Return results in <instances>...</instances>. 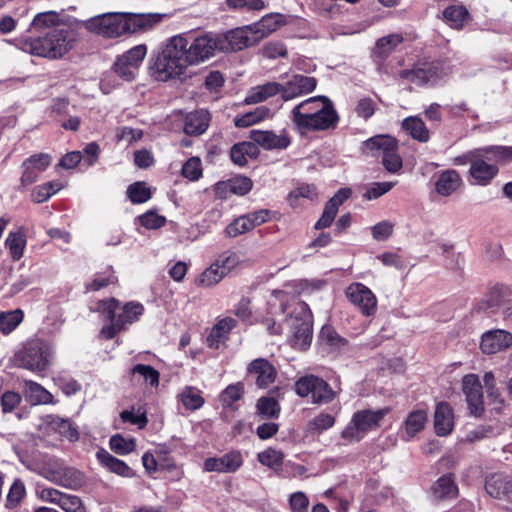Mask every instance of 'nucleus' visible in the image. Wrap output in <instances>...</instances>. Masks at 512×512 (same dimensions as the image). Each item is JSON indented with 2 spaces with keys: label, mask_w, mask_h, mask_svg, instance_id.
<instances>
[{
  "label": "nucleus",
  "mask_w": 512,
  "mask_h": 512,
  "mask_svg": "<svg viewBox=\"0 0 512 512\" xmlns=\"http://www.w3.org/2000/svg\"><path fill=\"white\" fill-rule=\"evenodd\" d=\"M220 51L217 34L204 33L195 37L173 36L167 40L154 63V76L167 81L184 75L191 66H197Z\"/></svg>",
  "instance_id": "f257e3e1"
},
{
  "label": "nucleus",
  "mask_w": 512,
  "mask_h": 512,
  "mask_svg": "<svg viewBox=\"0 0 512 512\" xmlns=\"http://www.w3.org/2000/svg\"><path fill=\"white\" fill-rule=\"evenodd\" d=\"M289 119L300 135H306L311 132L334 130L338 126L340 116L332 100L320 95L309 97L294 106Z\"/></svg>",
  "instance_id": "f03ea898"
},
{
  "label": "nucleus",
  "mask_w": 512,
  "mask_h": 512,
  "mask_svg": "<svg viewBox=\"0 0 512 512\" xmlns=\"http://www.w3.org/2000/svg\"><path fill=\"white\" fill-rule=\"evenodd\" d=\"M76 32L69 27H56L35 38L26 39L23 49L32 55L59 59L73 49Z\"/></svg>",
  "instance_id": "7ed1b4c3"
},
{
  "label": "nucleus",
  "mask_w": 512,
  "mask_h": 512,
  "mask_svg": "<svg viewBox=\"0 0 512 512\" xmlns=\"http://www.w3.org/2000/svg\"><path fill=\"white\" fill-rule=\"evenodd\" d=\"M53 346L42 339L35 338L27 341L14 356L18 367L34 373L46 371L53 361Z\"/></svg>",
  "instance_id": "20e7f679"
},
{
  "label": "nucleus",
  "mask_w": 512,
  "mask_h": 512,
  "mask_svg": "<svg viewBox=\"0 0 512 512\" xmlns=\"http://www.w3.org/2000/svg\"><path fill=\"white\" fill-rule=\"evenodd\" d=\"M39 474L55 485L73 491H79L87 484L84 472L75 467L66 466L57 459L45 462L40 467Z\"/></svg>",
  "instance_id": "39448f33"
},
{
  "label": "nucleus",
  "mask_w": 512,
  "mask_h": 512,
  "mask_svg": "<svg viewBox=\"0 0 512 512\" xmlns=\"http://www.w3.org/2000/svg\"><path fill=\"white\" fill-rule=\"evenodd\" d=\"M389 412V407L378 410L363 409L355 412L341 432V437L350 442L360 441L369 431L380 427L381 421Z\"/></svg>",
  "instance_id": "423d86ee"
},
{
  "label": "nucleus",
  "mask_w": 512,
  "mask_h": 512,
  "mask_svg": "<svg viewBox=\"0 0 512 512\" xmlns=\"http://www.w3.org/2000/svg\"><path fill=\"white\" fill-rule=\"evenodd\" d=\"M364 148L373 156L382 158L384 168L390 173H397L403 166V161L398 153V142L390 135H376L364 143Z\"/></svg>",
  "instance_id": "0eeeda50"
},
{
  "label": "nucleus",
  "mask_w": 512,
  "mask_h": 512,
  "mask_svg": "<svg viewBox=\"0 0 512 512\" xmlns=\"http://www.w3.org/2000/svg\"><path fill=\"white\" fill-rule=\"evenodd\" d=\"M295 391L302 398L310 396L311 402L317 405L329 404L337 396L324 379L312 374L300 377L295 382Z\"/></svg>",
  "instance_id": "6e6552de"
},
{
  "label": "nucleus",
  "mask_w": 512,
  "mask_h": 512,
  "mask_svg": "<svg viewBox=\"0 0 512 512\" xmlns=\"http://www.w3.org/2000/svg\"><path fill=\"white\" fill-rule=\"evenodd\" d=\"M312 318L309 306L305 302L297 303L288 321L293 334V345L298 349L305 350L311 344Z\"/></svg>",
  "instance_id": "1a4fd4ad"
},
{
  "label": "nucleus",
  "mask_w": 512,
  "mask_h": 512,
  "mask_svg": "<svg viewBox=\"0 0 512 512\" xmlns=\"http://www.w3.org/2000/svg\"><path fill=\"white\" fill-rule=\"evenodd\" d=\"M84 27L89 32L108 39L126 34L123 12H109L91 17L84 22Z\"/></svg>",
  "instance_id": "9d476101"
},
{
  "label": "nucleus",
  "mask_w": 512,
  "mask_h": 512,
  "mask_svg": "<svg viewBox=\"0 0 512 512\" xmlns=\"http://www.w3.org/2000/svg\"><path fill=\"white\" fill-rule=\"evenodd\" d=\"M221 52H235L256 45L263 34L253 31L252 26L236 28L224 34H217Z\"/></svg>",
  "instance_id": "9b49d317"
},
{
  "label": "nucleus",
  "mask_w": 512,
  "mask_h": 512,
  "mask_svg": "<svg viewBox=\"0 0 512 512\" xmlns=\"http://www.w3.org/2000/svg\"><path fill=\"white\" fill-rule=\"evenodd\" d=\"M146 54V45L140 44L132 47L115 61L113 65L115 74L127 82L134 80Z\"/></svg>",
  "instance_id": "f8f14e48"
},
{
  "label": "nucleus",
  "mask_w": 512,
  "mask_h": 512,
  "mask_svg": "<svg viewBox=\"0 0 512 512\" xmlns=\"http://www.w3.org/2000/svg\"><path fill=\"white\" fill-rule=\"evenodd\" d=\"M38 497L43 502L59 506L65 512H87L79 496L64 493L56 488L44 487L38 490Z\"/></svg>",
  "instance_id": "ddd939ff"
},
{
  "label": "nucleus",
  "mask_w": 512,
  "mask_h": 512,
  "mask_svg": "<svg viewBox=\"0 0 512 512\" xmlns=\"http://www.w3.org/2000/svg\"><path fill=\"white\" fill-rule=\"evenodd\" d=\"M470 160V175L479 185H487L498 173V167L495 164L488 163L483 151L475 149L467 153Z\"/></svg>",
  "instance_id": "4468645a"
},
{
  "label": "nucleus",
  "mask_w": 512,
  "mask_h": 512,
  "mask_svg": "<svg viewBox=\"0 0 512 512\" xmlns=\"http://www.w3.org/2000/svg\"><path fill=\"white\" fill-rule=\"evenodd\" d=\"M462 391L471 415L480 417L484 413L483 387L478 375L466 374L462 378Z\"/></svg>",
  "instance_id": "2eb2a0df"
},
{
  "label": "nucleus",
  "mask_w": 512,
  "mask_h": 512,
  "mask_svg": "<svg viewBox=\"0 0 512 512\" xmlns=\"http://www.w3.org/2000/svg\"><path fill=\"white\" fill-rule=\"evenodd\" d=\"M346 296L363 315L372 316L377 310V298L374 293L362 283H352L346 289Z\"/></svg>",
  "instance_id": "dca6fc26"
},
{
  "label": "nucleus",
  "mask_w": 512,
  "mask_h": 512,
  "mask_svg": "<svg viewBox=\"0 0 512 512\" xmlns=\"http://www.w3.org/2000/svg\"><path fill=\"white\" fill-rule=\"evenodd\" d=\"M317 79L302 74L293 75L286 83L281 84V98L290 101L312 93L317 87Z\"/></svg>",
  "instance_id": "f3484780"
},
{
  "label": "nucleus",
  "mask_w": 512,
  "mask_h": 512,
  "mask_svg": "<svg viewBox=\"0 0 512 512\" xmlns=\"http://www.w3.org/2000/svg\"><path fill=\"white\" fill-rule=\"evenodd\" d=\"M248 377H252L256 386L265 389L275 382L277 370L275 366L265 358L252 360L246 369Z\"/></svg>",
  "instance_id": "a211bd4d"
},
{
  "label": "nucleus",
  "mask_w": 512,
  "mask_h": 512,
  "mask_svg": "<svg viewBox=\"0 0 512 512\" xmlns=\"http://www.w3.org/2000/svg\"><path fill=\"white\" fill-rule=\"evenodd\" d=\"M125 33L134 34L151 30L160 23L165 14L160 13H128L123 12Z\"/></svg>",
  "instance_id": "6ab92c4d"
},
{
  "label": "nucleus",
  "mask_w": 512,
  "mask_h": 512,
  "mask_svg": "<svg viewBox=\"0 0 512 512\" xmlns=\"http://www.w3.org/2000/svg\"><path fill=\"white\" fill-rule=\"evenodd\" d=\"M242 465V454L233 450L221 457L207 458L203 463V469L206 472L235 473Z\"/></svg>",
  "instance_id": "aec40b11"
},
{
  "label": "nucleus",
  "mask_w": 512,
  "mask_h": 512,
  "mask_svg": "<svg viewBox=\"0 0 512 512\" xmlns=\"http://www.w3.org/2000/svg\"><path fill=\"white\" fill-rule=\"evenodd\" d=\"M51 164V156L46 153H38L30 156L22 163V175L20 178L23 186H28L37 181L40 173Z\"/></svg>",
  "instance_id": "412c9836"
},
{
  "label": "nucleus",
  "mask_w": 512,
  "mask_h": 512,
  "mask_svg": "<svg viewBox=\"0 0 512 512\" xmlns=\"http://www.w3.org/2000/svg\"><path fill=\"white\" fill-rule=\"evenodd\" d=\"M512 346V334L506 330L486 331L481 337L480 349L486 355H493Z\"/></svg>",
  "instance_id": "4be33fe9"
},
{
  "label": "nucleus",
  "mask_w": 512,
  "mask_h": 512,
  "mask_svg": "<svg viewBox=\"0 0 512 512\" xmlns=\"http://www.w3.org/2000/svg\"><path fill=\"white\" fill-rule=\"evenodd\" d=\"M399 76L415 85L422 86L438 78V66L434 63H423L412 69L400 71Z\"/></svg>",
  "instance_id": "5701e85b"
},
{
  "label": "nucleus",
  "mask_w": 512,
  "mask_h": 512,
  "mask_svg": "<svg viewBox=\"0 0 512 512\" xmlns=\"http://www.w3.org/2000/svg\"><path fill=\"white\" fill-rule=\"evenodd\" d=\"M352 190L350 188H341L337 193L326 203L323 213L315 224V229L320 230L329 227L338 213L339 207L351 196Z\"/></svg>",
  "instance_id": "b1692460"
},
{
  "label": "nucleus",
  "mask_w": 512,
  "mask_h": 512,
  "mask_svg": "<svg viewBox=\"0 0 512 512\" xmlns=\"http://www.w3.org/2000/svg\"><path fill=\"white\" fill-rule=\"evenodd\" d=\"M485 490L493 498L506 501L512 506V480L500 474L486 478Z\"/></svg>",
  "instance_id": "393cba45"
},
{
  "label": "nucleus",
  "mask_w": 512,
  "mask_h": 512,
  "mask_svg": "<svg viewBox=\"0 0 512 512\" xmlns=\"http://www.w3.org/2000/svg\"><path fill=\"white\" fill-rule=\"evenodd\" d=\"M254 144L259 145L267 150L285 149L290 143V137L285 133L276 134L272 131L254 130L251 133Z\"/></svg>",
  "instance_id": "a878e982"
},
{
  "label": "nucleus",
  "mask_w": 512,
  "mask_h": 512,
  "mask_svg": "<svg viewBox=\"0 0 512 512\" xmlns=\"http://www.w3.org/2000/svg\"><path fill=\"white\" fill-rule=\"evenodd\" d=\"M427 420L428 417L425 410L417 409L411 411L401 427V438L407 442L411 441L425 428Z\"/></svg>",
  "instance_id": "bb28decb"
},
{
  "label": "nucleus",
  "mask_w": 512,
  "mask_h": 512,
  "mask_svg": "<svg viewBox=\"0 0 512 512\" xmlns=\"http://www.w3.org/2000/svg\"><path fill=\"white\" fill-rule=\"evenodd\" d=\"M434 427L438 436L449 435L454 428V414L447 402L437 404L434 414Z\"/></svg>",
  "instance_id": "cd10ccee"
},
{
  "label": "nucleus",
  "mask_w": 512,
  "mask_h": 512,
  "mask_svg": "<svg viewBox=\"0 0 512 512\" xmlns=\"http://www.w3.org/2000/svg\"><path fill=\"white\" fill-rule=\"evenodd\" d=\"M461 185V176L453 169L440 172L434 184L435 192L442 197L452 195L461 187Z\"/></svg>",
  "instance_id": "c85d7f7f"
},
{
  "label": "nucleus",
  "mask_w": 512,
  "mask_h": 512,
  "mask_svg": "<svg viewBox=\"0 0 512 512\" xmlns=\"http://www.w3.org/2000/svg\"><path fill=\"white\" fill-rule=\"evenodd\" d=\"M119 301L115 298L102 300L98 302V311L102 313L105 318L110 322L101 330V335L106 339H112L115 335L122 330V328L114 321L115 312L117 310Z\"/></svg>",
  "instance_id": "c756f323"
},
{
  "label": "nucleus",
  "mask_w": 512,
  "mask_h": 512,
  "mask_svg": "<svg viewBox=\"0 0 512 512\" xmlns=\"http://www.w3.org/2000/svg\"><path fill=\"white\" fill-rule=\"evenodd\" d=\"M210 113L207 110L199 109L188 113L184 119V132L190 136L203 134L210 122Z\"/></svg>",
  "instance_id": "7c9ffc66"
},
{
  "label": "nucleus",
  "mask_w": 512,
  "mask_h": 512,
  "mask_svg": "<svg viewBox=\"0 0 512 512\" xmlns=\"http://www.w3.org/2000/svg\"><path fill=\"white\" fill-rule=\"evenodd\" d=\"M442 19L452 29L461 30L471 20V16L463 4H453L442 11Z\"/></svg>",
  "instance_id": "2f4dec72"
},
{
  "label": "nucleus",
  "mask_w": 512,
  "mask_h": 512,
  "mask_svg": "<svg viewBox=\"0 0 512 512\" xmlns=\"http://www.w3.org/2000/svg\"><path fill=\"white\" fill-rule=\"evenodd\" d=\"M97 460L111 473L117 474L121 477L132 478L135 472L123 460H120L104 449H100L96 453Z\"/></svg>",
  "instance_id": "473e14b6"
},
{
  "label": "nucleus",
  "mask_w": 512,
  "mask_h": 512,
  "mask_svg": "<svg viewBox=\"0 0 512 512\" xmlns=\"http://www.w3.org/2000/svg\"><path fill=\"white\" fill-rule=\"evenodd\" d=\"M236 320L232 317H225L219 320L211 329L206 338L210 348L218 349L227 340L230 331L236 326Z\"/></svg>",
  "instance_id": "72a5a7b5"
},
{
  "label": "nucleus",
  "mask_w": 512,
  "mask_h": 512,
  "mask_svg": "<svg viewBox=\"0 0 512 512\" xmlns=\"http://www.w3.org/2000/svg\"><path fill=\"white\" fill-rule=\"evenodd\" d=\"M459 492L452 474L441 476L431 487V495L435 500H449L457 497Z\"/></svg>",
  "instance_id": "f704fd0d"
},
{
  "label": "nucleus",
  "mask_w": 512,
  "mask_h": 512,
  "mask_svg": "<svg viewBox=\"0 0 512 512\" xmlns=\"http://www.w3.org/2000/svg\"><path fill=\"white\" fill-rule=\"evenodd\" d=\"M277 94L281 95V83L267 82L251 88L244 100L246 104H256L267 100Z\"/></svg>",
  "instance_id": "c9c22d12"
},
{
  "label": "nucleus",
  "mask_w": 512,
  "mask_h": 512,
  "mask_svg": "<svg viewBox=\"0 0 512 512\" xmlns=\"http://www.w3.org/2000/svg\"><path fill=\"white\" fill-rule=\"evenodd\" d=\"M119 305L120 303L118 304L117 310L115 312L114 321L122 329H124L127 325L137 321L144 311V307L140 303L129 302L121 308Z\"/></svg>",
  "instance_id": "e433bc0d"
},
{
  "label": "nucleus",
  "mask_w": 512,
  "mask_h": 512,
  "mask_svg": "<svg viewBox=\"0 0 512 512\" xmlns=\"http://www.w3.org/2000/svg\"><path fill=\"white\" fill-rule=\"evenodd\" d=\"M403 42L400 34H389L377 40L373 49L374 61H384Z\"/></svg>",
  "instance_id": "4c0bfd02"
},
{
  "label": "nucleus",
  "mask_w": 512,
  "mask_h": 512,
  "mask_svg": "<svg viewBox=\"0 0 512 512\" xmlns=\"http://www.w3.org/2000/svg\"><path fill=\"white\" fill-rule=\"evenodd\" d=\"M61 22L62 20L57 12L46 11L36 14L30 27L41 35L56 27H64Z\"/></svg>",
  "instance_id": "58836bf2"
},
{
  "label": "nucleus",
  "mask_w": 512,
  "mask_h": 512,
  "mask_svg": "<svg viewBox=\"0 0 512 512\" xmlns=\"http://www.w3.org/2000/svg\"><path fill=\"white\" fill-rule=\"evenodd\" d=\"M259 149L254 142H240L231 148L230 157L234 164L238 166H245L249 158H256Z\"/></svg>",
  "instance_id": "ea45409f"
},
{
  "label": "nucleus",
  "mask_w": 512,
  "mask_h": 512,
  "mask_svg": "<svg viewBox=\"0 0 512 512\" xmlns=\"http://www.w3.org/2000/svg\"><path fill=\"white\" fill-rule=\"evenodd\" d=\"M272 115L271 110L266 106H259L253 111L244 113L235 117L234 124L239 128H246L254 125L262 120L270 118Z\"/></svg>",
  "instance_id": "a19ab883"
},
{
  "label": "nucleus",
  "mask_w": 512,
  "mask_h": 512,
  "mask_svg": "<svg viewBox=\"0 0 512 512\" xmlns=\"http://www.w3.org/2000/svg\"><path fill=\"white\" fill-rule=\"evenodd\" d=\"M402 127L406 130L412 138L420 142H427L429 140V130L427 129L423 120L419 117H408L404 119Z\"/></svg>",
  "instance_id": "79ce46f5"
},
{
  "label": "nucleus",
  "mask_w": 512,
  "mask_h": 512,
  "mask_svg": "<svg viewBox=\"0 0 512 512\" xmlns=\"http://www.w3.org/2000/svg\"><path fill=\"white\" fill-rule=\"evenodd\" d=\"M490 162L506 164L512 162V146L493 145L480 148Z\"/></svg>",
  "instance_id": "37998d69"
},
{
  "label": "nucleus",
  "mask_w": 512,
  "mask_h": 512,
  "mask_svg": "<svg viewBox=\"0 0 512 512\" xmlns=\"http://www.w3.org/2000/svg\"><path fill=\"white\" fill-rule=\"evenodd\" d=\"M132 377L139 376L145 384H149L151 387H158L159 385V372L150 365L136 364L130 370Z\"/></svg>",
  "instance_id": "c03bdc74"
},
{
  "label": "nucleus",
  "mask_w": 512,
  "mask_h": 512,
  "mask_svg": "<svg viewBox=\"0 0 512 512\" xmlns=\"http://www.w3.org/2000/svg\"><path fill=\"white\" fill-rule=\"evenodd\" d=\"M49 424L54 430L69 441L75 442L79 439V432L70 420L55 416Z\"/></svg>",
  "instance_id": "a18cd8bd"
},
{
  "label": "nucleus",
  "mask_w": 512,
  "mask_h": 512,
  "mask_svg": "<svg viewBox=\"0 0 512 512\" xmlns=\"http://www.w3.org/2000/svg\"><path fill=\"white\" fill-rule=\"evenodd\" d=\"M257 413L265 419H277L280 414V405L272 397H261L256 404Z\"/></svg>",
  "instance_id": "49530a36"
},
{
  "label": "nucleus",
  "mask_w": 512,
  "mask_h": 512,
  "mask_svg": "<svg viewBox=\"0 0 512 512\" xmlns=\"http://www.w3.org/2000/svg\"><path fill=\"white\" fill-rule=\"evenodd\" d=\"M245 387L242 382L228 385L220 394L219 399L224 407H231L244 395Z\"/></svg>",
  "instance_id": "de8ad7c7"
},
{
  "label": "nucleus",
  "mask_w": 512,
  "mask_h": 512,
  "mask_svg": "<svg viewBox=\"0 0 512 512\" xmlns=\"http://www.w3.org/2000/svg\"><path fill=\"white\" fill-rule=\"evenodd\" d=\"M20 309L0 313V331L7 335L11 333L23 320Z\"/></svg>",
  "instance_id": "09e8293b"
},
{
  "label": "nucleus",
  "mask_w": 512,
  "mask_h": 512,
  "mask_svg": "<svg viewBox=\"0 0 512 512\" xmlns=\"http://www.w3.org/2000/svg\"><path fill=\"white\" fill-rule=\"evenodd\" d=\"M109 445L111 450L118 455H127L136 448L134 438H125L121 434H115L110 438Z\"/></svg>",
  "instance_id": "8fccbe9b"
},
{
  "label": "nucleus",
  "mask_w": 512,
  "mask_h": 512,
  "mask_svg": "<svg viewBox=\"0 0 512 512\" xmlns=\"http://www.w3.org/2000/svg\"><path fill=\"white\" fill-rule=\"evenodd\" d=\"M127 195L134 204H140L151 198V191L144 182H135L128 186Z\"/></svg>",
  "instance_id": "3c124183"
},
{
  "label": "nucleus",
  "mask_w": 512,
  "mask_h": 512,
  "mask_svg": "<svg viewBox=\"0 0 512 512\" xmlns=\"http://www.w3.org/2000/svg\"><path fill=\"white\" fill-rule=\"evenodd\" d=\"M284 455L281 451L269 448L258 454V461L273 470H279L283 464Z\"/></svg>",
  "instance_id": "603ef678"
},
{
  "label": "nucleus",
  "mask_w": 512,
  "mask_h": 512,
  "mask_svg": "<svg viewBox=\"0 0 512 512\" xmlns=\"http://www.w3.org/2000/svg\"><path fill=\"white\" fill-rule=\"evenodd\" d=\"M6 246L10 251L11 257L14 260H19L23 256L26 240L20 232L9 233L6 239Z\"/></svg>",
  "instance_id": "864d4df0"
},
{
  "label": "nucleus",
  "mask_w": 512,
  "mask_h": 512,
  "mask_svg": "<svg viewBox=\"0 0 512 512\" xmlns=\"http://www.w3.org/2000/svg\"><path fill=\"white\" fill-rule=\"evenodd\" d=\"M181 402L187 409L196 410L202 407L204 399L198 389L185 387L181 393Z\"/></svg>",
  "instance_id": "5fc2aeb1"
},
{
  "label": "nucleus",
  "mask_w": 512,
  "mask_h": 512,
  "mask_svg": "<svg viewBox=\"0 0 512 512\" xmlns=\"http://www.w3.org/2000/svg\"><path fill=\"white\" fill-rule=\"evenodd\" d=\"M224 276L226 275L214 262L200 275V277L197 279V284L210 287L220 282Z\"/></svg>",
  "instance_id": "6e6d98bb"
},
{
  "label": "nucleus",
  "mask_w": 512,
  "mask_h": 512,
  "mask_svg": "<svg viewBox=\"0 0 512 512\" xmlns=\"http://www.w3.org/2000/svg\"><path fill=\"white\" fill-rule=\"evenodd\" d=\"M334 424L335 417L333 415L326 412H321L308 423V427L312 432L322 433L333 427Z\"/></svg>",
  "instance_id": "4d7b16f0"
},
{
  "label": "nucleus",
  "mask_w": 512,
  "mask_h": 512,
  "mask_svg": "<svg viewBox=\"0 0 512 512\" xmlns=\"http://www.w3.org/2000/svg\"><path fill=\"white\" fill-rule=\"evenodd\" d=\"M253 228V225H251V222L249 221V218L246 215H242L235 219L232 223H230L226 229L225 233L228 237H237L241 234H244L248 231H251Z\"/></svg>",
  "instance_id": "13d9d810"
},
{
  "label": "nucleus",
  "mask_w": 512,
  "mask_h": 512,
  "mask_svg": "<svg viewBox=\"0 0 512 512\" xmlns=\"http://www.w3.org/2000/svg\"><path fill=\"white\" fill-rule=\"evenodd\" d=\"M229 9L240 11H260L265 8L263 0H226Z\"/></svg>",
  "instance_id": "bf43d9fd"
},
{
  "label": "nucleus",
  "mask_w": 512,
  "mask_h": 512,
  "mask_svg": "<svg viewBox=\"0 0 512 512\" xmlns=\"http://www.w3.org/2000/svg\"><path fill=\"white\" fill-rule=\"evenodd\" d=\"M25 388L38 403L47 404L52 401V394L34 381H25Z\"/></svg>",
  "instance_id": "052dcab7"
},
{
  "label": "nucleus",
  "mask_w": 512,
  "mask_h": 512,
  "mask_svg": "<svg viewBox=\"0 0 512 512\" xmlns=\"http://www.w3.org/2000/svg\"><path fill=\"white\" fill-rule=\"evenodd\" d=\"M319 339L333 348H340L346 344V340L329 326L321 329Z\"/></svg>",
  "instance_id": "680f3d73"
},
{
  "label": "nucleus",
  "mask_w": 512,
  "mask_h": 512,
  "mask_svg": "<svg viewBox=\"0 0 512 512\" xmlns=\"http://www.w3.org/2000/svg\"><path fill=\"white\" fill-rule=\"evenodd\" d=\"M507 289L502 286H495L489 293L486 300V309H491L494 312L505 301Z\"/></svg>",
  "instance_id": "e2e57ef3"
},
{
  "label": "nucleus",
  "mask_w": 512,
  "mask_h": 512,
  "mask_svg": "<svg viewBox=\"0 0 512 512\" xmlns=\"http://www.w3.org/2000/svg\"><path fill=\"white\" fill-rule=\"evenodd\" d=\"M215 264L227 275L239 264V257L233 252H224L216 260Z\"/></svg>",
  "instance_id": "0e129e2a"
},
{
  "label": "nucleus",
  "mask_w": 512,
  "mask_h": 512,
  "mask_svg": "<svg viewBox=\"0 0 512 512\" xmlns=\"http://www.w3.org/2000/svg\"><path fill=\"white\" fill-rule=\"evenodd\" d=\"M279 26L277 16L267 15L263 17L259 23L253 27V31L263 34V38L275 31Z\"/></svg>",
  "instance_id": "69168bd1"
},
{
  "label": "nucleus",
  "mask_w": 512,
  "mask_h": 512,
  "mask_svg": "<svg viewBox=\"0 0 512 512\" xmlns=\"http://www.w3.org/2000/svg\"><path fill=\"white\" fill-rule=\"evenodd\" d=\"M182 175L190 180H198L202 175L201 161L197 157L190 158L182 167Z\"/></svg>",
  "instance_id": "338daca9"
},
{
  "label": "nucleus",
  "mask_w": 512,
  "mask_h": 512,
  "mask_svg": "<svg viewBox=\"0 0 512 512\" xmlns=\"http://www.w3.org/2000/svg\"><path fill=\"white\" fill-rule=\"evenodd\" d=\"M375 110L376 103L369 97L359 99L355 107L356 114L365 120L372 117L375 113Z\"/></svg>",
  "instance_id": "774afa93"
}]
</instances>
